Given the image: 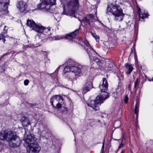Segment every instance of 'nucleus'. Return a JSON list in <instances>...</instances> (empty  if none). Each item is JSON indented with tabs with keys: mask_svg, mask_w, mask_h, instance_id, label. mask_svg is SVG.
<instances>
[{
	"mask_svg": "<svg viewBox=\"0 0 153 153\" xmlns=\"http://www.w3.org/2000/svg\"><path fill=\"white\" fill-rule=\"evenodd\" d=\"M62 66H65L63 71L64 74L68 73L67 78L71 79V80L75 79L73 73L74 74L75 76L77 77H79L87 69L86 66H82L73 60L70 59L63 65H60L56 69L55 72H58L60 68Z\"/></svg>",
	"mask_w": 153,
	"mask_h": 153,
	"instance_id": "obj_1",
	"label": "nucleus"
},
{
	"mask_svg": "<svg viewBox=\"0 0 153 153\" xmlns=\"http://www.w3.org/2000/svg\"><path fill=\"white\" fill-rule=\"evenodd\" d=\"M99 87L101 92L103 93L97 96L95 100H92L87 103L88 106L95 111L98 110L99 106L108 97V93L106 92L107 90L108 83L105 78H103L102 84H100Z\"/></svg>",
	"mask_w": 153,
	"mask_h": 153,
	"instance_id": "obj_2",
	"label": "nucleus"
},
{
	"mask_svg": "<svg viewBox=\"0 0 153 153\" xmlns=\"http://www.w3.org/2000/svg\"><path fill=\"white\" fill-rule=\"evenodd\" d=\"M0 139L9 142L11 147L19 146L21 141L16 134L12 131H5L0 134Z\"/></svg>",
	"mask_w": 153,
	"mask_h": 153,
	"instance_id": "obj_3",
	"label": "nucleus"
},
{
	"mask_svg": "<svg viewBox=\"0 0 153 153\" xmlns=\"http://www.w3.org/2000/svg\"><path fill=\"white\" fill-rule=\"evenodd\" d=\"M27 24L37 33H41L40 36L42 38L46 39L50 38V36L52 34L50 27L46 28L42 26L41 24H36L34 21L31 20H27Z\"/></svg>",
	"mask_w": 153,
	"mask_h": 153,
	"instance_id": "obj_4",
	"label": "nucleus"
},
{
	"mask_svg": "<svg viewBox=\"0 0 153 153\" xmlns=\"http://www.w3.org/2000/svg\"><path fill=\"white\" fill-rule=\"evenodd\" d=\"M107 13L109 12L112 13L115 16V21H121L123 20L124 14L122 9L117 4L110 3L108 5Z\"/></svg>",
	"mask_w": 153,
	"mask_h": 153,
	"instance_id": "obj_5",
	"label": "nucleus"
},
{
	"mask_svg": "<svg viewBox=\"0 0 153 153\" xmlns=\"http://www.w3.org/2000/svg\"><path fill=\"white\" fill-rule=\"evenodd\" d=\"M25 142L28 144L27 147V152L29 153H38L40 150V148L37 144L33 143L35 140L34 135L30 134L26 137L25 136L24 138Z\"/></svg>",
	"mask_w": 153,
	"mask_h": 153,
	"instance_id": "obj_6",
	"label": "nucleus"
},
{
	"mask_svg": "<svg viewBox=\"0 0 153 153\" xmlns=\"http://www.w3.org/2000/svg\"><path fill=\"white\" fill-rule=\"evenodd\" d=\"M78 40L80 42H83L86 47H87V48L85 47V49L87 51L89 55L90 59L95 61L98 65H100V63L101 62H100V60L97 58L95 57L92 55L93 54H94V53H96V52L91 48L87 41L85 39H82L80 37L78 38Z\"/></svg>",
	"mask_w": 153,
	"mask_h": 153,
	"instance_id": "obj_7",
	"label": "nucleus"
},
{
	"mask_svg": "<svg viewBox=\"0 0 153 153\" xmlns=\"http://www.w3.org/2000/svg\"><path fill=\"white\" fill-rule=\"evenodd\" d=\"M63 99L60 95H54L52 97L50 100V102L52 105L54 106V104H56V108L59 110L62 107V103Z\"/></svg>",
	"mask_w": 153,
	"mask_h": 153,
	"instance_id": "obj_8",
	"label": "nucleus"
},
{
	"mask_svg": "<svg viewBox=\"0 0 153 153\" xmlns=\"http://www.w3.org/2000/svg\"><path fill=\"white\" fill-rule=\"evenodd\" d=\"M79 32V29H76L73 32L66 35L65 36H54L52 40H57L62 39L64 38H65L66 39H69L70 41L72 40L74 37Z\"/></svg>",
	"mask_w": 153,
	"mask_h": 153,
	"instance_id": "obj_9",
	"label": "nucleus"
},
{
	"mask_svg": "<svg viewBox=\"0 0 153 153\" xmlns=\"http://www.w3.org/2000/svg\"><path fill=\"white\" fill-rule=\"evenodd\" d=\"M17 7L22 13H25L27 11V5L25 2L22 1L18 2Z\"/></svg>",
	"mask_w": 153,
	"mask_h": 153,
	"instance_id": "obj_10",
	"label": "nucleus"
},
{
	"mask_svg": "<svg viewBox=\"0 0 153 153\" xmlns=\"http://www.w3.org/2000/svg\"><path fill=\"white\" fill-rule=\"evenodd\" d=\"M9 4V0H0V11H7Z\"/></svg>",
	"mask_w": 153,
	"mask_h": 153,
	"instance_id": "obj_11",
	"label": "nucleus"
},
{
	"mask_svg": "<svg viewBox=\"0 0 153 153\" xmlns=\"http://www.w3.org/2000/svg\"><path fill=\"white\" fill-rule=\"evenodd\" d=\"M96 17H94L92 15H90V16H88L85 18L82 21L83 22L85 25H89L91 26V22H94L96 20Z\"/></svg>",
	"mask_w": 153,
	"mask_h": 153,
	"instance_id": "obj_12",
	"label": "nucleus"
},
{
	"mask_svg": "<svg viewBox=\"0 0 153 153\" xmlns=\"http://www.w3.org/2000/svg\"><path fill=\"white\" fill-rule=\"evenodd\" d=\"M137 11L140 18L143 19L147 18L148 16V13L146 11L143 10L141 11L140 8L139 7L137 8Z\"/></svg>",
	"mask_w": 153,
	"mask_h": 153,
	"instance_id": "obj_13",
	"label": "nucleus"
},
{
	"mask_svg": "<svg viewBox=\"0 0 153 153\" xmlns=\"http://www.w3.org/2000/svg\"><path fill=\"white\" fill-rule=\"evenodd\" d=\"M41 3L38 5V7L39 9H45L46 10L49 9L50 6H48L47 2L45 1V0H41Z\"/></svg>",
	"mask_w": 153,
	"mask_h": 153,
	"instance_id": "obj_14",
	"label": "nucleus"
},
{
	"mask_svg": "<svg viewBox=\"0 0 153 153\" xmlns=\"http://www.w3.org/2000/svg\"><path fill=\"white\" fill-rule=\"evenodd\" d=\"M93 87L92 82L91 81L87 82L85 85L83 91L86 93L89 91Z\"/></svg>",
	"mask_w": 153,
	"mask_h": 153,
	"instance_id": "obj_15",
	"label": "nucleus"
},
{
	"mask_svg": "<svg viewBox=\"0 0 153 153\" xmlns=\"http://www.w3.org/2000/svg\"><path fill=\"white\" fill-rule=\"evenodd\" d=\"M21 121L22 124L24 127H27L30 125L29 120L25 117H22L21 119Z\"/></svg>",
	"mask_w": 153,
	"mask_h": 153,
	"instance_id": "obj_16",
	"label": "nucleus"
},
{
	"mask_svg": "<svg viewBox=\"0 0 153 153\" xmlns=\"http://www.w3.org/2000/svg\"><path fill=\"white\" fill-rule=\"evenodd\" d=\"M125 67L126 70H128L126 71V74L127 75L131 73L133 70V67L131 65H129L128 63H127Z\"/></svg>",
	"mask_w": 153,
	"mask_h": 153,
	"instance_id": "obj_17",
	"label": "nucleus"
},
{
	"mask_svg": "<svg viewBox=\"0 0 153 153\" xmlns=\"http://www.w3.org/2000/svg\"><path fill=\"white\" fill-rule=\"evenodd\" d=\"M46 132L45 130H43L40 128L38 130V134L39 135L40 137H43L45 136Z\"/></svg>",
	"mask_w": 153,
	"mask_h": 153,
	"instance_id": "obj_18",
	"label": "nucleus"
},
{
	"mask_svg": "<svg viewBox=\"0 0 153 153\" xmlns=\"http://www.w3.org/2000/svg\"><path fill=\"white\" fill-rule=\"evenodd\" d=\"M139 102L137 101L135 106L134 111L135 113L136 114V118H137L138 116V114L139 111Z\"/></svg>",
	"mask_w": 153,
	"mask_h": 153,
	"instance_id": "obj_19",
	"label": "nucleus"
},
{
	"mask_svg": "<svg viewBox=\"0 0 153 153\" xmlns=\"http://www.w3.org/2000/svg\"><path fill=\"white\" fill-rule=\"evenodd\" d=\"M45 1L47 2L48 4V6H50V5H52L56 4V0H45Z\"/></svg>",
	"mask_w": 153,
	"mask_h": 153,
	"instance_id": "obj_20",
	"label": "nucleus"
},
{
	"mask_svg": "<svg viewBox=\"0 0 153 153\" xmlns=\"http://www.w3.org/2000/svg\"><path fill=\"white\" fill-rule=\"evenodd\" d=\"M140 83V80L138 78H137L134 83V88H136L138 85Z\"/></svg>",
	"mask_w": 153,
	"mask_h": 153,
	"instance_id": "obj_21",
	"label": "nucleus"
},
{
	"mask_svg": "<svg viewBox=\"0 0 153 153\" xmlns=\"http://www.w3.org/2000/svg\"><path fill=\"white\" fill-rule=\"evenodd\" d=\"M91 34L93 37L95 39L96 41H98L99 40V37L95 33H92Z\"/></svg>",
	"mask_w": 153,
	"mask_h": 153,
	"instance_id": "obj_22",
	"label": "nucleus"
},
{
	"mask_svg": "<svg viewBox=\"0 0 153 153\" xmlns=\"http://www.w3.org/2000/svg\"><path fill=\"white\" fill-rule=\"evenodd\" d=\"M5 65L4 64H2L0 66V72H3L5 70Z\"/></svg>",
	"mask_w": 153,
	"mask_h": 153,
	"instance_id": "obj_23",
	"label": "nucleus"
},
{
	"mask_svg": "<svg viewBox=\"0 0 153 153\" xmlns=\"http://www.w3.org/2000/svg\"><path fill=\"white\" fill-rule=\"evenodd\" d=\"M124 139H122V141L121 143L119 145V146L118 147L119 149H120L121 147H124V145H125V141L123 143V142L124 141Z\"/></svg>",
	"mask_w": 153,
	"mask_h": 153,
	"instance_id": "obj_24",
	"label": "nucleus"
},
{
	"mask_svg": "<svg viewBox=\"0 0 153 153\" xmlns=\"http://www.w3.org/2000/svg\"><path fill=\"white\" fill-rule=\"evenodd\" d=\"M6 36H5L4 35H3L2 34H0V40H1V39H3V42L4 43L5 42V39L4 38H5V37H6Z\"/></svg>",
	"mask_w": 153,
	"mask_h": 153,
	"instance_id": "obj_25",
	"label": "nucleus"
},
{
	"mask_svg": "<svg viewBox=\"0 0 153 153\" xmlns=\"http://www.w3.org/2000/svg\"><path fill=\"white\" fill-rule=\"evenodd\" d=\"M113 68L112 69H111V66H109L108 67V68H109V69H108V70L109 71H113V69L115 68V66L114 65V66H113Z\"/></svg>",
	"mask_w": 153,
	"mask_h": 153,
	"instance_id": "obj_26",
	"label": "nucleus"
},
{
	"mask_svg": "<svg viewBox=\"0 0 153 153\" xmlns=\"http://www.w3.org/2000/svg\"><path fill=\"white\" fill-rule=\"evenodd\" d=\"M128 96H126L125 97L124 101L125 103H127L128 102Z\"/></svg>",
	"mask_w": 153,
	"mask_h": 153,
	"instance_id": "obj_27",
	"label": "nucleus"
},
{
	"mask_svg": "<svg viewBox=\"0 0 153 153\" xmlns=\"http://www.w3.org/2000/svg\"><path fill=\"white\" fill-rule=\"evenodd\" d=\"M29 81L28 80L26 79L24 81V84L25 85H27L28 84Z\"/></svg>",
	"mask_w": 153,
	"mask_h": 153,
	"instance_id": "obj_28",
	"label": "nucleus"
},
{
	"mask_svg": "<svg viewBox=\"0 0 153 153\" xmlns=\"http://www.w3.org/2000/svg\"><path fill=\"white\" fill-rule=\"evenodd\" d=\"M117 93L116 92H114L113 94V96L115 98H116L117 97Z\"/></svg>",
	"mask_w": 153,
	"mask_h": 153,
	"instance_id": "obj_29",
	"label": "nucleus"
},
{
	"mask_svg": "<svg viewBox=\"0 0 153 153\" xmlns=\"http://www.w3.org/2000/svg\"><path fill=\"white\" fill-rule=\"evenodd\" d=\"M6 27V26H5L4 27V33H7V29H5V28Z\"/></svg>",
	"mask_w": 153,
	"mask_h": 153,
	"instance_id": "obj_30",
	"label": "nucleus"
},
{
	"mask_svg": "<svg viewBox=\"0 0 153 153\" xmlns=\"http://www.w3.org/2000/svg\"><path fill=\"white\" fill-rule=\"evenodd\" d=\"M62 108H64L63 110H62V111L63 112L66 111H67V108H66L64 107H63Z\"/></svg>",
	"mask_w": 153,
	"mask_h": 153,
	"instance_id": "obj_31",
	"label": "nucleus"
},
{
	"mask_svg": "<svg viewBox=\"0 0 153 153\" xmlns=\"http://www.w3.org/2000/svg\"><path fill=\"white\" fill-rule=\"evenodd\" d=\"M94 121L93 120H91V123L90 124V125H91V126H92L93 125H94V124L93 123H92V122H94Z\"/></svg>",
	"mask_w": 153,
	"mask_h": 153,
	"instance_id": "obj_32",
	"label": "nucleus"
},
{
	"mask_svg": "<svg viewBox=\"0 0 153 153\" xmlns=\"http://www.w3.org/2000/svg\"><path fill=\"white\" fill-rule=\"evenodd\" d=\"M104 142H103V144H102V148L104 149Z\"/></svg>",
	"mask_w": 153,
	"mask_h": 153,
	"instance_id": "obj_33",
	"label": "nucleus"
},
{
	"mask_svg": "<svg viewBox=\"0 0 153 153\" xmlns=\"http://www.w3.org/2000/svg\"><path fill=\"white\" fill-rule=\"evenodd\" d=\"M104 149H102V148H101V152H103H103H104Z\"/></svg>",
	"mask_w": 153,
	"mask_h": 153,
	"instance_id": "obj_34",
	"label": "nucleus"
},
{
	"mask_svg": "<svg viewBox=\"0 0 153 153\" xmlns=\"http://www.w3.org/2000/svg\"><path fill=\"white\" fill-rule=\"evenodd\" d=\"M149 80L150 81H153V77H152V80H150V79H149Z\"/></svg>",
	"mask_w": 153,
	"mask_h": 153,
	"instance_id": "obj_35",
	"label": "nucleus"
},
{
	"mask_svg": "<svg viewBox=\"0 0 153 153\" xmlns=\"http://www.w3.org/2000/svg\"><path fill=\"white\" fill-rule=\"evenodd\" d=\"M124 153V151L123 150H122L120 153Z\"/></svg>",
	"mask_w": 153,
	"mask_h": 153,
	"instance_id": "obj_36",
	"label": "nucleus"
},
{
	"mask_svg": "<svg viewBox=\"0 0 153 153\" xmlns=\"http://www.w3.org/2000/svg\"><path fill=\"white\" fill-rule=\"evenodd\" d=\"M100 122V121L99 120H98L97 121H96V122Z\"/></svg>",
	"mask_w": 153,
	"mask_h": 153,
	"instance_id": "obj_37",
	"label": "nucleus"
},
{
	"mask_svg": "<svg viewBox=\"0 0 153 153\" xmlns=\"http://www.w3.org/2000/svg\"><path fill=\"white\" fill-rule=\"evenodd\" d=\"M130 23V22L129 21V22H128V25H129V23Z\"/></svg>",
	"mask_w": 153,
	"mask_h": 153,
	"instance_id": "obj_38",
	"label": "nucleus"
},
{
	"mask_svg": "<svg viewBox=\"0 0 153 153\" xmlns=\"http://www.w3.org/2000/svg\"><path fill=\"white\" fill-rule=\"evenodd\" d=\"M117 122L119 123H120V122L119 121H117Z\"/></svg>",
	"mask_w": 153,
	"mask_h": 153,
	"instance_id": "obj_39",
	"label": "nucleus"
},
{
	"mask_svg": "<svg viewBox=\"0 0 153 153\" xmlns=\"http://www.w3.org/2000/svg\"><path fill=\"white\" fill-rule=\"evenodd\" d=\"M131 24H132L133 25H134V24H132V23Z\"/></svg>",
	"mask_w": 153,
	"mask_h": 153,
	"instance_id": "obj_40",
	"label": "nucleus"
},
{
	"mask_svg": "<svg viewBox=\"0 0 153 153\" xmlns=\"http://www.w3.org/2000/svg\"><path fill=\"white\" fill-rule=\"evenodd\" d=\"M100 153H104V152L103 153V152H100Z\"/></svg>",
	"mask_w": 153,
	"mask_h": 153,
	"instance_id": "obj_41",
	"label": "nucleus"
},
{
	"mask_svg": "<svg viewBox=\"0 0 153 153\" xmlns=\"http://www.w3.org/2000/svg\"><path fill=\"white\" fill-rule=\"evenodd\" d=\"M29 153V152H28Z\"/></svg>",
	"mask_w": 153,
	"mask_h": 153,
	"instance_id": "obj_42",
	"label": "nucleus"
}]
</instances>
